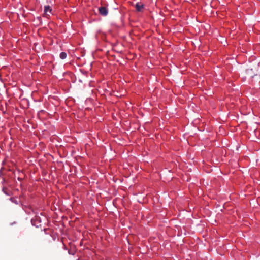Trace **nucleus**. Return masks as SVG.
Instances as JSON below:
<instances>
[{
    "instance_id": "nucleus-1",
    "label": "nucleus",
    "mask_w": 260,
    "mask_h": 260,
    "mask_svg": "<svg viewBox=\"0 0 260 260\" xmlns=\"http://www.w3.org/2000/svg\"><path fill=\"white\" fill-rule=\"evenodd\" d=\"M100 14L102 16H107L108 13L107 9L105 7H100L99 8Z\"/></svg>"
},
{
    "instance_id": "nucleus-2",
    "label": "nucleus",
    "mask_w": 260,
    "mask_h": 260,
    "mask_svg": "<svg viewBox=\"0 0 260 260\" xmlns=\"http://www.w3.org/2000/svg\"><path fill=\"white\" fill-rule=\"evenodd\" d=\"M135 7H136V10L140 12V11H141V10L143 8L144 6H143V4H139V3H137L136 4Z\"/></svg>"
},
{
    "instance_id": "nucleus-3",
    "label": "nucleus",
    "mask_w": 260,
    "mask_h": 260,
    "mask_svg": "<svg viewBox=\"0 0 260 260\" xmlns=\"http://www.w3.org/2000/svg\"><path fill=\"white\" fill-rule=\"evenodd\" d=\"M52 9L49 6H46L44 7V12L47 14V12L51 13Z\"/></svg>"
},
{
    "instance_id": "nucleus-4",
    "label": "nucleus",
    "mask_w": 260,
    "mask_h": 260,
    "mask_svg": "<svg viewBox=\"0 0 260 260\" xmlns=\"http://www.w3.org/2000/svg\"><path fill=\"white\" fill-rule=\"evenodd\" d=\"M67 53L66 52H61L60 54V58L62 59H64L67 57Z\"/></svg>"
},
{
    "instance_id": "nucleus-5",
    "label": "nucleus",
    "mask_w": 260,
    "mask_h": 260,
    "mask_svg": "<svg viewBox=\"0 0 260 260\" xmlns=\"http://www.w3.org/2000/svg\"><path fill=\"white\" fill-rule=\"evenodd\" d=\"M2 190H3V192L4 193H5L6 194L8 195V196L10 195V191H8L7 189L6 188L3 187Z\"/></svg>"
},
{
    "instance_id": "nucleus-6",
    "label": "nucleus",
    "mask_w": 260,
    "mask_h": 260,
    "mask_svg": "<svg viewBox=\"0 0 260 260\" xmlns=\"http://www.w3.org/2000/svg\"><path fill=\"white\" fill-rule=\"evenodd\" d=\"M251 76V77H253V76H254L255 75H256V74H254V75H250Z\"/></svg>"
}]
</instances>
